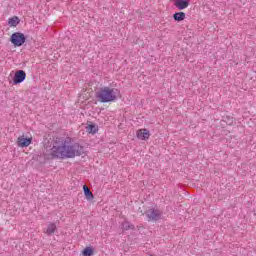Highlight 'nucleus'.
<instances>
[{
	"label": "nucleus",
	"mask_w": 256,
	"mask_h": 256,
	"mask_svg": "<svg viewBox=\"0 0 256 256\" xmlns=\"http://www.w3.org/2000/svg\"><path fill=\"white\" fill-rule=\"evenodd\" d=\"M83 153V146L75 143L69 144V140L65 138H56L52 142L50 155L54 159H73L79 157Z\"/></svg>",
	"instance_id": "1"
},
{
	"label": "nucleus",
	"mask_w": 256,
	"mask_h": 256,
	"mask_svg": "<svg viewBox=\"0 0 256 256\" xmlns=\"http://www.w3.org/2000/svg\"><path fill=\"white\" fill-rule=\"evenodd\" d=\"M121 97V92L117 88L102 87L99 92L96 93V99L100 103H113Z\"/></svg>",
	"instance_id": "2"
},
{
	"label": "nucleus",
	"mask_w": 256,
	"mask_h": 256,
	"mask_svg": "<svg viewBox=\"0 0 256 256\" xmlns=\"http://www.w3.org/2000/svg\"><path fill=\"white\" fill-rule=\"evenodd\" d=\"M10 41L14 47H21L25 41H27V38L25 37V34L21 32H15L11 35Z\"/></svg>",
	"instance_id": "3"
},
{
	"label": "nucleus",
	"mask_w": 256,
	"mask_h": 256,
	"mask_svg": "<svg viewBox=\"0 0 256 256\" xmlns=\"http://www.w3.org/2000/svg\"><path fill=\"white\" fill-rule=\"evenodd\" d=\"M146 215L148 217V221H159V219H161V211L158 209H149L146 212Z\"/></svg>",
	"instance_id": "4"
},
{
	"label": "nucleus",
	"mask_w": 256,
	"mask_h": 256,
	"mask_svg": "<svg viewBox=\"0 0 256 256\" xmlns=\"http://www.w3.org/2000/svg\"><path fill=\"white\" fill-rule=\"evenodd\" d=\"M27 77V74L23 70H18L13 78L14 84L18 85V83H23Z\"/></svg>",
	"instance_id": "5"
},
{
	"label": "nucleus",
	"mask_w": 256,
	"mask_h": 256,
	"mask_svg": "<svg viewBox=\"0 0 256 256\" xmlns=\"http://www.w3.org/2000/svg\"><path fill=\"white\" fill-rule=\"evenodd\" d=\"M33 141V138H25L23 136H20L17 138V145L18 147H29Z\"/></svg>",
	"instance_id": "6"
},
{
	"label": "nucleus",
	"mask_w": 256,
	"mask_h": 256,
	"mask_svg": "<svg viewBox=\"0 0 256 256\" xmlns=\"http://www.w3.org/2000/svg\"><path fill=\"white\" fill-rule=\"evenodd\" d=\"M174 6L180 11H183V9L189 7V0H174Z\"/></svg>",
	"instance_id": "7"
},
{
	"label": "nucleus",
	"mask_w": 256,
	"mask_h": 256,
	"mask_svg": "<svg viewBox=\"0 0 256 256\" xmlns=\"http://www.w3.org/2000/svg\"><path fill=\"white\" fill-rule=\"evenodd\" d=\"M138 139H141L142 141H147L149 137H151V133H149V130L147 129H140L137 132Z\"/></svg>",
	"instance_id": "8"
},
{
	"label": "nucleus",
	"mask_w": 256,
	"mask_h": 256,
	"mask_svg": "<svg viewBox=\"0 0 256 256\" xmlns=\"http://www.w3.org/2000/svg\"><path fill=\"white\" fill-rule=\"evenodd\" d=\"M57 230V225L55 223H49L44 233L46 235H53L55 231Z\"/></svg>",
	"instance_id": "9"
},
{
	"label": "nucleus",
	"mask_w": 256,
	"mask_h": 256,
	"mask_svg": "<svg viewBox=\"0 0 256 256\" xmlns=\"http://www.w3.org/2000/svg\"><path fill=\"white\" fill-rule=\"evenodd\" d=\"M18 23H19V17H17V16H14V17L8 19L9 27H17Z\"/></svg>",
	"instance_id": "10"
},
{
	"label": "nucleus",
	"mask_w": 256,
	"mask_h": 256,
	"mask_svg": "<svg viewBox=\"0 0 256 256\" xmlns=\"http://www.w3.org/2000/svg\"><path fill=\"white\" fill-rule=\"evenodd\" d=\"M174 21H184L185 20V13L184 12H177L173 15Z\"/></svg>",
	"instance_id": "11"
},
{
	"label": "nucleus",
	"mask_w": 256,
	"mask_h": 256,
	"mask_svg": "<svg viewBox=\"0 0 256 256\" xmlns=\"http://www.w3.org/2000/svg\"><path fill=\"white\" fill-rule=\"evenodd\" d=\"M84 189V195L87 197V199H93V192L87 187V185L83 186Z\"/></svg>",
	"instance_id": "12"
},
{
	"label": "nucleus",
	"mask_w": 256,
	"mask_h": 256,
	"mask_svg": "<svg viewBox=\"0 0 256 256\" xmlns=\"http://www.w3.org/2000/svg\"><path fill=\"white\" fill-rule=\"evenodd\" d=\"M86 131L88 133H92V134H95L97 133L98 129H97V126L93 125V124H90L86 127Z\"/></svg>",
	"instance_id": "13"
},
{
	"label": "nucleus",
	"mask_w": 256,
	"mask_h": 256,
	"mask_svg": "<svg viewBox=\"0 0 256 256\" xmlns=\"http://www.w3.org/2000/svg\"><path fill=\"white\" fill-rule=\"evenodd\" d=\"M83 256H91L93 255V248L91 247H86L83 252H82Z\"/></svg>",
	"instance_id": "14"
},
{
	"label": "nucleus",
	"mask_w": 256,
	"mask_h": 256,
	"mask_svg": "<svg viewBox=\"0 0 256 256\" xmlns=\"http://www.w3.org/2000/svg\"><path fill=\"white\" fill-rule=\"evenodd\" d=\"M134 226L131 225V223H129L128 221H125L122 223V229H124L125 231H128V229H133Z\"/></svg>",
	"instance_id": "15"
}]
</instances>
